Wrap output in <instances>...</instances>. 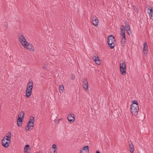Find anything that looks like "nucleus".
Segmentation results:
<instances>
[{
  "mask_svg": "<svg viewBox=\"0 0 153 153\" xmlns=\"http://www.w3.org/2000/svg\"><path fill=\"white\" fill-rule=\"evenodd\" d=\"M133 102L131 106V111L133 115L136 116L137 114L139 107L137 101L134 100L133 101Z\"/></svg>",
  "mask_w": 153,
  "mask_h": 153,
  "instance_id": "nucleus-1",
  "label": "nucleus"
},
{
  "mask_svg": "<svg viewBox=\"0 0 153 153\" xmlns=\"http://www.w3.org/2000/svg\"><path fill=\"white\" fill-rule=\"evenodd\" d=\"M11 134L10 132L2 140V144L5 147H8L10 143Z\"/></svg>",
  "mask_w": 153,
  "mask_h": 153,
  "instance_id": "nucleus-2",
  "label": "nucleus"
},
{
  "mask_svg": "<svg viewBox=\"0 0 153 153\" xmlns=\"http://www.w3.org/2000/svg\"><path fill=\"white\" fill-rule=\"evenodd\" d=\"M33 86V82H29L27 84L26 90V97L28 98L31 96Z\"/></svg>",
  "mask_w": 153,
  "mask_h": 153,
  "instance_id": "nucleus-3",
  "label": "nucleus"
},
{
  "mask_svg": "<svg viewBox=\"0 0 153 153\" xmlns=\"http://www.w3.org/2000/svg\"><path fill=\"white\" fill-rule=\"evenodd\" d=\"M115 39L114 36L113 35H110L108 37V43L109 47L113 49L115 46Z\"/></svg>",
  "mask_w": 153,
  "mask_h": 153,
  "instance_id": "nucleus-4",
  "label": "nucleus"
},
{
  "mask_svg": "<svg viewBox=\"0 0 153 153\" xmlns=\"http://www.w3.org/2000/svg\"><path fill=\"white\" fill-rule=\"evenodd\" d=\"M34 117L32 116L30 117L27 126V128H26V129L28 131H30L32 129L34 126Z\"/></svg>",
  "mask_w": 153,
  "mask_h": 153,
  "instance_id": "nucleus-5",
  "label": "nucleus"
},
{
  "mask_svg": "<svg viewBox=\"0 0 153 153\" xmlns=\"http://www.w3.org/2000/svg\"><path fill=\"white\" fill-rule=\"evenodd\" d=\"M22 45L26 49L29 50L30 51H34V49L33 45L31 44L28 43L27 41L22 43Z\"/></svg>",
  "mask_w": 153,
  "mask_h": 153,
  "instance_id": "nucleus-6",
  "label": "nucleus"
},
{
  "mask_svg": "<svg viewBox=\"0 0 153 153\" xmlns=\"http://www.w3.org/2000/svg\"><path fill=\"white\" fill-rule=\"evenodd\" d=\"M24 112L22 111L21 112L18 116V119L17 120V125L19 126L22 124L23 118L24 116Z\"/></svg>",
  "mask_w": 153,
  "mask_h": 153,
  "instance_id": "nucleus-7",
  "label": "nucleus"
},
{
  "mask_svg": "<svg viewBox=\"0 0 153 153\" xmlns=\"http://www.w3.org/2000/svg\"><path fill=\"white\" fill-rule=\"evenodd\" d=\"M18 37L19 40L22 44L27 41L25 37L22 34H19Z\"/></svg>",
  "mask_w": 153,
  "mask_h": 153,
  "instance_id": "nucleus-8",
  "label": "nucleus"
},
{
  "mask_svg": "<svg viewBox=\"0 0 153 153\" xmlns=\"http://www.w3.org/2000/svg\"><path fill=\"white\" fill-rule=\"evenodd\" d=\"M67 118L68 120L71 123H73L75 120L74 115L73 114L69 115Z\"/></svg>",
  "mask_w": 153,
  "mask_h": 153,
  "instance_id": "nucleus-9",
  "label": "nucleus"
},
{
  "mask_svg": "<svg viewBox=\"0 0 153 153\" xmlns=\"http://www.w3.org/2000/svg\"><path fill=\"white\" fill-rule=\"evenodd\" d=\"M82 86L85 91H87L88 89V82L85 79L83 81Z\"/></svg>",
  "mask_w": 153,
  "mask_h": 153,
  "instance_id": "nucleus-10",
  "label": "nucleus"
},
{
  "mask_svg": "<svg viewBox=\"0 0 153 153\" xmlns=\"http://www.w3.org/2000/svg\"><path fill=\"white\" fill-rule=\"evenodd\" d=\"M147 12L149 14L151 19H153V10L151 7H150L148 8Z\"/></svg>",
  "mask_w": 153,
  "mask_h": 153,
  "instance_id": "nucleus-11",
  "label": "nucleus"
},
{
  "mask_svg": "<svg viewBox=\"0 0 153 153\" xmlns=\"http://www.w3.org/2000/svg\"><path fill=\"white\" fill-rule=\"evenodd\" d=\"M92 24L94 26L97 27L98 25L99 21L96 17H93Z\"/></svg>",
  "mask_w": 153,
  "mask_h": 153,
  "instance_id": "nucleus-12",
  "label": "nucleus"
},
{
  "mask_svg": "<svg viewBox=\"0 0 153 153\" xmlns=\"http://www.w3.org/2000/svg\"><path fill=\"white\" fill-rule=\"evenodd\" d=\"M143 52L145 55L147 54V51L148 50V45L146 42H145L143 44Z\"/></svg>",
  "mask_w": 153,
  "mask_h": 153,
  "instance_id": "nucleus-13",
  "label": "nucleus"
},
{
  "mask_svg": "<svg viewBox=\"0 0 153 153\" xmlns=\"http://www.w3.org/2000/svg\"><path fill=\"white\" fill-rule=\"evenodd\" d=\"M51 149L52 151L50 153H57L56 151L57 149V148L56 144H54L52 145Z\"/></svg>",
  "mask_w": 153,
  "mask_h": 153,
  "instance_id": "nucleus-14",
  "label": "nucleus"
},
{
  "mask_svg": "<svg viewBox=\"0 0 153 153\" xmlns=\"http://www.w3.org/2000/svg\"><path fill=\"white\" fill-rule=\"evenodd\" d=\"M29 145H26L24 149V152L25 153H30V150L29 148Z\"/></svg>",
  "mask_w": 153,
  "mask_h": 153,
  "instance_id": "nucleus-15",
  "label": "nucleus"
},
{
  "mask_svg": "<svg viewBox=\"0 0 153 153\" xmlns=\"http://www.w3.org/2000/svg\"><path fill=\"white\" fill-rule=\"evenodd\" d=\"M121 35L125 34V28L124 26L122 25L120 26Z\"/></svg>",
  "mask_w": 153,
  "mask_h": 153,
  "instance_id": "nucleus-16",
  "label": "nucleus"
},
{
  "mask_svg": "<svg viewBox=\"0 0 153 153\" xmlns=\"http://www.w3.org/2000/svg\"><path fill=\"white\" fill-rule=\"evenodd\" d=\"M129 150L131 153H133L134 150V146L132 143L130 144L129 145Z\"/></svg>",
  "mask_w": 153,
  "mask_h": 153,
  "instance_id": "nucleus-17",
  "label": "nucleus"
},
{
  "mask_svg": "<svg viewBox=\"0 0 153 153\" xmlns=\"http://www.w3.org/2000/svg\"><path fill=\"white\" fill-rule=\"evenodd\" d=\"M120 70L121 74L123 76L126 74V68H120Z\"/></svg>",
  "mask_w": 153,
  "mask_h": 153,
  "instance_id": "nucleus-18",
  "label": "nucleus"
},
{
  "mask_svg": "<svg viewBox=\"0 0 153 153\" xmlns=\"http://www.w3.org/2000/svg\"><path fill=\"white\" fill-rule=\"evenodd\" d=\"M120 68H126V64L125 62H123L120 64Z\"/></svg>",
  "mask_w": 153,
  "mask_h": 153,
  "instance_id": "nucleus-19",
  "label": "nucleus"
},
{
  "mask_svg": "<svg viewBox=\"0 0 153 153\" xmlns=\"http://www.w3.org/2000/svg\"><path fill=\"white\" fill-rule=\"evenodd\" d=\"M82 150H83L85 151L88 153L89 152V149L88 146H86L84 147Z\"/></svg>",
  "mask_w": 153,
  "mask_h": 153,
  "instance_id": "nucleus-20",
  "label": "nucleus"
},
{
  "mask_svg": "<svg viewBox=\"0 0 153 153\" xmlns=\"http://www.w3.org/2000/svg\"><path fill=\"white\" fill-rule=\"evenodd\" d=\"M59 91L60 93L63 92L64 90V88L62 85H59Z\"/></svg>",
  "mask_w": 153,
  "mask_h": 153,
  "instance_id": "nucleus-21",
  "label": "nucleus"
},
{
  "mask_svg": "<svg viewBox=\"0 0 153 153\" xmlns=\"http://www.w3.org/2000/svg\"><path fill=\"white\" fill-rule=\"evenodd\" d=\"M122 36V42H125L126 40V36L125 35H121Z\"/></svg>",
  "mask_w": 153,
  "mask_h": 153,
  "instance_id": "nucleus-22",
  "label": "nucleus"
},
{
  "mask_svg": "<svg viewBox=\"0 0 153 153\" xmlns=\"http://www.w3.org/2000/svg\"><path fill=\"white\" fill-rule=\"evenodd\" d=\"M133 9H134L135 12H136L137 13H138V10L137 8L134 6H133Z\"/></svg>",
  "mask_w": 153,
  "mask_h": 153,
  "instance_id": "nucleus-23",
  "label": "nucleus"
},
{
  "mask_svg": "<svg viewBox=\"0 0 153 153\" xmlns=\"http://www.w3.org/2000/svg\"><path fill=\"white\" fill-rule=\"evenodd\" d=\"M126 31L130 35V33H131L130 28L126 29Z\"/></svg>",
  "mask_w": 153,
  "mask_h": 153,
  "instance_id": "nucleus-24",
  "label": "nucleus"
},
{
  "mask_svg": "<svg viewBox=\"0 0 153 153\" xmlns=\"http://www.w3.org/2000/svg\"><path fill=\"white\" fill-rule=\"evenodd\" d=\"M97 65H100V59L95 61Z\"/></svg>",
  "mask_w": 153,
  "mask_h": 153,
  "instance_id": "nucleus-25",
  "label": "nucleus"
},
{
  "mask_svg": "<svg viewBox=\"0 0 153 153\" xmlns=\"http://www.w3.org/2000/svg\"><path fill=\"white\" fill-rule=\"evenodd\" d=\"M47 64L46 63H45L42 67V68L43 69L46 68L47 67Z\"/></svg>",
  "mask_w": 153,
  "mask_h": 153,
  "instance_id": "nucleus-26",
  "label": "nucleus"
},
{
  "mask_svg": "<svg viewBox=\"0 0 153 153\" xmlns=\"http://www.w3.org/2000/svg\"><path fill=\"white\" fill-rule=\"evenodd\" d=\"M125 26L126 28V29L130 28L129 25L128 23H126L125 25Z\"/></svg>",
  "mask_w": 153,
  "mask_h": 153,
  "instance_id": "nucleus-27",
  "label": "nucleus"
},
{
  "mask_svg": "<svg viewBox=\"0 0 153 153\" xmlns=\"http://www.w3.org/2000/svg\"><path fill=\"white\" fill-rule=\"evenodd\" d=\"M75 78V76L74 74H72L71 76V79L74 80Z\"/></svg>",
  "mask_w": 153,
  "mask_h": 153,
  "instance_id": "nucleus-28",
  "label": "nucleus"
},
{
  "mask_svg": "<svg viewBox=\"0 0 153 153\" xmlns=\"http://www.w3.org/2000/svg\"><path fill=\"white\" fill-rule=\"evenodd\" d=\"M100 59V58L98 57V56H97V57H95V58L94 59V61L95 62L98 60Z\"/></svg>",
  "mask_w": 153,
  "mask_h": 153,
  "instance_id": "nucleus-29",
  "label": "nucleus"
},
{
  "mask_svg": "<svg viewBox=\"0 0 153 153\" xmlns=\"http://www.w3.org/2000/svg\"><path fill=\"white\" fill-rule=\"evenodd\" d=\"M80 153H88L86 152V151H85L83 150H81L80 152Z\"/></svg>",
  "mask_w": 153,
  "mask_h": 153,
  "instance_id": "nucleus-30",
  "label": "nucleus"
},
{
  "mask_svg": "<svg viewBox=\"0 0 153 153\" xmlns=\"http://www.w3.org/2000/svg\"><path fill=\"white\" fill-rule=\"evenodd\" d=\"M96 153H100V152L98 151H97Z\"/></svg>",
  "mask_w": 153,
  "mask_h": 153,
  "instance_id": "nucleus-31",
  "label": "nucleus"
}]
</instances>
